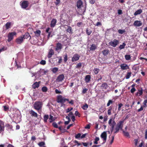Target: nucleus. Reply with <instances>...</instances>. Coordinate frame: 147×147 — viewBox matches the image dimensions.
Instances as JSON below:
<instances>
[{"mask_svg": "<svg viewBox=\"0 0 147 147\" xmlns=\"http://www.w3.org/2000/svg\"><path fill=\"white\" fill-rule=\"evenodd\" d=\"M142 12V10L141 9H139L136 11L134 13V15L137 16L140 14Z\"/></svg>", "mask_w": 147, "mask_h": 147, "instance_id": "28", "label": "nucleus"}, {"mask_svg": "<svg viewBox=\"0 0 147 147\" xmlns=\"http://www.w3.org/2000/svg\"><path fill=\"white\" fill-rule=\"evenodd\" d=\"M60 131L62 133H63L66 131V129L64 128H62L61 127H58Z\"/></svg>", "mask_w": 147, "mask_h": 147, "instance_id": "48", "label": "nucleus"}, {"mask_svg": "<svg viewBox=\"0 0 147 147\" xmlns=\"http://www.w3.org/2000/svg\"><path fill=\"white\" fill-rule=\"evenodd\" d=\"M99 71L100 69L98 68H94L93 70V71L95 74H97Z\"/></svg>", "mask_w": 147, "mask_h": 147, "instance_id": "36", "label": "nucleus"}, {"mask_svg": "<svg viewBox=\"0 0 147 147\" xmlns=\"http://www.w3.org/2000/svg\"><path fill=\"white\" fill-rule=\"evenodd\" d=\"M49 118V115H45L43 117L44 121L45 123H47V120Z\"/></svg>", "mask_w": 147, "mask_h": 147, "instance_id": "30", "label": "nucleus"}, {"mask_svg": "<svg viewBox=\"0 0 147 147\" xmlns=\"http://www.w3.org/2000/svg\"><path fill=\"white\" fill-rule=\"evenodd\" d=\"M109 53L108 49H105L102 51V53L104 56H107Z\"/></svg>", "mask_w": 147, "mask_h": 147, "instance_id": "25", "label": "nucleus"}, {"mask_svg": "<svg viewBox=\"0 0 147 147\" xmlns=\"http://www.w3.org/2000/svg\"><path fill=\"white\" fill-rule=\"evenodd\" d=\"M83 5V2L81 0H78L76 3V6L78 9L81 8Z\"/></svg>", "mask_w": 147, "mask_h": 147, "instance_id": "17", "label": "nucleus"}, {"mask_svg": "<svg viewBox=\"0 0 147 147\" xmlns=\"http://www.w3.org/2000/svg\"><path fill=\"white\" fill-rule=\"evenodd\" d=\"M91 79V76L90 75H86L85 77V80L86 83L89 82Z\"/></svg>", "mask_w": 147, "mask_h": 147, "instance_id": "23", "label": "nucleus"}, {"mask_svg": "<svg viewBox=\"0 0 147 147\" xmlns=\"http://www.w3.org/2000/svg\"><path fill=\"white\" fill-rule=\"evenodd\" d=\"M68 60L67 55L66 53H65L64 56L63 61L65 63H66Z\"/></svg>", "mask_w": 147, "mask_h": 147, "instance_id": "37", "label": "nucleus"}, {"mask_svg": "<svg viewBox=\"0 0 147 147\" xmlns=\"http://www.w3.org/2000/svg\"><path fill=\"white\" fill-rule=\"evenodd\" d=\"M100 87L102 88H104L105 89H106L107 88L108 85L107 83L104 82L102 83Z\"/></svg>", "mask_w": 147, "mask_h": 147, "instance_id": "26", "label": "nucleus"}, {"mask_svg": "<svg viewBox=\"0 0 147 147\" xmlns=\"http://www.w3.org/2000/svg\"><path fill=\"white\" fill-rule=\"evenodd\" d=\"M24 39H27L30 37L29 40L31 39V37L28 32L26 33L23 36H22Z\"/></svg>", "mask_w": 147, "mask_h": 147, "instance_id": "21", "label": "nucleus"}, {"mask_svg": "<svg viewBox=\"0 0 147 147\" xmlns=\"http://www.w3.org/2000/svg\"><path fill=\"white\" fill-rule=\"evenodd\" d=\"M138 92L137 93V95H138V94H139V96H140L142 95L143 94V89L142 88H140L138 90Z\"/></svg>", "mask_w": 147, "mask_h": 147, "instance_id": "27", "label": "nucleus"}, {"mask_svg": "<svg viewBox=\"0 0 147 147\" xmlns=\"http://www.w3.org/2000/svg\"><path fill=\"white\" fill-rule=\"evenodd\" d=\"M123 132L124 136L127 137H129L130 135L129 134L128 132H125L123 129L122 130Z\"/></svg>", "mask_w": 147, "mask_h": 147, "instance_id": "31", "label": "nucleus"}, {"mask_svg": "<svg viewBox=\"0 0 147 147\" xmlns=\"http://www.w3.org/2000/svg\"><path fill=\"white\" fill-rule=\"evenodd\" d=\"M113 103V101L112 100H109L107 104V106L109 107L111 104H112Z\"/></svg>", "mask_w": 147, "mask_h": 147, "instance_id": "50", "label": "nucleus"}, {"mask_svg": "<svg viewBox=\"0 0 147 147\" xmlns=\"http://www.w3.org/2000/svg\"><path fill=\"white\" fill-rule=\"evenodd\" d=\"M56 2H55V4L56 5H58L59 4V3L60 2V0H56Z\"/></svg>", "mask_w": 147, "mask_h": 147, "instance_id": "64", "label": "nucleus"}, {"mask_svg": "<svg viewBox=\"0 0 147 147\" xmlns=\"http://www.w3.org/2000/svg\"><path fill=\"white\" fill-rule=\"evenodd\" d=\"M124 122V120L121 121L117 123L116 127L115 128V131L114 132V134L118 133L120 129L122 131L123 130V127Z\"/></svg>", "mask_w": 147, "mask_h": 147, "instance_id": "1", "label": "nucleus"}, {"mask_svg": "<svg viewBox=\"0 0 147 147\" xmlns=\"http://www.w3.org/2000/svg\"><path fill=\"white\" fill-rule=\"evenodd\" d=\"M120 66L122 70H124L129 69V67L126 64H123L120 65Z\"/></svg>", "mask_w": 147, "mask_h": 147, "instance_id": "16", "label": "nucleus"}, {"mask_svg": "<svg viewBox=\"0 0 147 147\" xmlns=\"http://www.w3.org/2000/svg\"><path fill=\"white\" fill-rule=\"evenodd\" d=\"M34 33L35 34L36 36H38L40 35L41 31L39 30H37Z\"/></svg>", "mask_w": 147, "mask_h": 147, "instance_id": "38", "label": "nucleus"}, {"mask_svg": "<svg viewBox=\"0 0 147 147\" xmlns=\"http://www.w3.org/2000/svg\"><path fill=\"white\" fill-rule=\"evenodd\" d=\"M50 117L49 118V122L50 123L52 122L53 121L55 120V119L53 117V116L51 115H49Z\"/></svg>", "mask_w": 147, "mask_h": 147, "instance_id": "35", "label": "nucleus"}, {"mask_svg": "<svg viewBox=\"0 0 147 147\" xmlns=\"http://www.w3.org/2000/svg\"><path fill=\"white\" fill-rule=\"evenodd\" d=\"M4 124L2 122H0V134L4 130Z\"/></svg>", "mask_w": 147, "mask_h": 147, "instance_id": "24", "label": "nucleus"}, {"mask_svg": "<svg viewBox=\"0 0 147 147\" xmlns=\"http://www.w3.org/2000/svg\"><path fill=\"white\" fill-rule=\"evenodd\" d=\"M119 41L116 39H114L113 41H111L109 42V45L113 47H115L119 44Z\"/></svg>", "mask_w": 147, "mask_h": 147, "instance_id": "6", "label": "nucleus"}, {"mask_svg": "<svg viewBox=\"0 0 147 147\" xmlns=\"http://www.w3.org/2000/svg\"><path fill=\"white\" fill-rule=\"evenodd\" d=\"M98 76H99V78L97 79L98 82H99V81L101 80L102 78V76L101 75H98Z\"/></svg>", "mask_w": 147, "mask_h": 147, "instance_id": "62", "label": "nucleus"}, {"mask_svg": "<svg viewBox=\"0 0 147 147\" xmlns=\"http://www.w3.org/2000/svg\"><path fill=\"white\" fill-rule=\"evenodd\" d=\"M136 91L135 88H132L130 90V92L132 93H133Z\"/></svg>", "mask_w": 147, "mask_h": 147, "instance_id": "59", "label": "nucleus"}, {"mask_svg": "<svg viewBox=\"0 0 147 147\" xmlns=\"http://www.w3.org/2000/svg\"><path fill=\"white\" fill-rule=\"evenodd\" d=\"M7 48L4 47H3L1 49H0V53L2 51H4L6 50Z\"/></svg>", "mask_w": 147, "mask_h": 147, "instance_id": "61", "label": "nucleus"}, {"mask_svg": "<svg viewBox=\"0 0 147 147\" xmlns=\"http://www.w3.org/2000/svg\"><path fill=\"white\" fill-rule=\"evenodd\" d=\"M97 45L94 44H92L90 46V47L89 48L90 51H94L97 49Z\"/></svg>", "mask_w": 147, "mask_h": 147, "instance_id": "15", "label": "nucleus"}, {"mask_svg": "<svg viewBox=\"0 0 147 147\" xmlns=\"http://www.w3.org/2000/svg\"><path fill=\"white\" fill-rule=\"evenodd\" d=\"M147 103V100H144L143 103L144 107H145L146 106V103Z\"/></svg>", "mask_w": 147, "mask_h": 147, "instance_id": "60", "label": "nucleus"}, {"mask_svg": "<svg viewBox=\"0 0 147 147\" xmlns=\"http://www.w3.org/2000/svg\"><path fill=\"white\" fill-rule=\"evenodd\" d=\"M66 101H69V99L63 97L61 95H59L57 97V102L58 103L63 104Z\"/></svg>", "mask_w": 147, "mask_h": 147, "instance_id": "2", "label": "nucleus"}, {"mask_svg": "<svg viewBox=\"0 0 147 147\" xmlns=\"http://www.w3.org/2000/svg\"><path fill=\"white\" fill-rule=\"evenodd\" d=\"M133 25L136 27H140L142 25V23L140 21L136 20L134 22Z\"/></svg>", "mask_w": 147, "mask_h": 147, "instance_id": "14", "label": "nucleus"}, {"mask_svg": "<svg viewBox=\"0 0 147 147\" xmlns=\"http://www.w3.org/2000/svg\"><path fill=\"white\" fill-rule=\"evenodd\" d=\"M86 33L88 35H90L91 34L92 31L91 30L89 31L88 29V28H87L86 29Z\"/></svg>", "mask_w": 147, "mask_h": 147, "instance_id": "44", "label": "nucleus"}, {"mask_svg": "<svg viewBox=\"0 0 147 147\" xmlns=\"http://www.w3.org/2000/svg\"><path fill=\"white\" fill-rule=\"evenodd\" d=\"M39 73L40 74H41L42 75L45 74L46 72L43 69H41L40 71H39Z\"/></svg>", "mask_w": 147, "mask_h": 147, "instance_id": "43", "label": "nucleus"}, {"mask_svg": "<svg viewBox=\"0 0 147 147\" xmlns=\"http://www.w3.org/2000/svg\"><path fill=\"white\" fill-rule=\"evenodd\" d=\"M64 76L63 74H60L57 78L56 81L57 82H62L64 79Z\"/></svg>", "mask_w": 147, "mask_h": 147, "instance_id": "8", "label": "nucleus"}, {"mask_svg": "<svg viewBox=\"0 0 147 147\" xmlns=\"http://www.w3.org/2000/svg\"><path fill=\"white\" fill-rule=\"evenodd\" d=\"M81 134L80 133H78L75 136V138L76 139H78L81 137Z\"/></svg>", "mask_w": 147, "mask_h": 147, "instance_id": "55", "label": "nucleus"}, {"mask_svg": "<svg viewBox=\"0 0 147 147\" xmlns=\"http://www.w3.org/2000/svg\"><path fill=\"white\" fill-rule=\"evenodd\" d=\"M40 82H36L34 83L32 85V88L34 89H36V88H38L39 86V84Z\"/></svg>", "mask_w": 147, "mask_h": 147, "instance_id": "22", "label": "nucleus"}, {"mask_svg": "<svg viewBox=\"0 0 147 147\" xmlns=\"http://www.w3.org/2000/svg\"><path fill=\"white\" fill-rule=\"evenodd\" d=\"M99 140V138L98 137H96L94 139V144H98V141Z\"/></svg>", "mask_w": 147, "mask_h": 147, "instance_id": "41", "label": "nucleus"}, {"mask_svg": "<svg viewBox=\"0 0 147 147\" xmlns=\"http://www.w3.org/2000/svg\"><path fill=\"white\" fill-rule=\"evenodd\" d=\"M66 31L69 33L72 34V30L70 26H68V28L67 29Z\"/></svg>", "mask_w": 147, "mask_h": 147, "instance_id": "32", "label": "nucleus"}, {"mask_svg": "<svg viewBox=\"0 0 147 147\" xmlns=\"http://www.w3.org/2000/svg\"><path fill=\"white\" fill-rule=\"evenodd\" d=\"M45 143L44 142H41L38 144V145L40 146H43L45 145Z\"/></svg>", "mask_w": 147, "mask_h": 147, "instance_id": "58", "label": "nucleus"}, {"mask_svg": "<svg viewBox=\"0 0 147 147\" xmlns=\"http://www.w3.org/2000/svg\"><path fill=\"white\" fill-rule=\"evenodd\" d=\"M107 136V134L106 131H104L101 134L100 137L102 138L103 139V142L102 143V144H104L106 142Z\"/></svg>", "mask_w": 147, "mask_h": 147, "instance_id": "7", "label": "nucleus"}, {"mask_svg": "<svg viewBox=\"0 0 147 147\" xmlns=\"http://www.w3.org/2000/svg\"><path fill=\"white\" fill-rule=\"evenodd\" d=\"M24 39L22 36L18 37L16 40V42L17 44H20L23 42Z\"/></svg>", "mask_w": 147, "mask_h": 147, "instance_id": "11", "label": "nucleus"}, {"mask_svg": "<svg viewBox=\"0 0 147 147\" xmlns=\"http://www.w3.org/2000/svg\"><path fill=\"white\" fill-rule=\"evenodd\" d=\"M21 7L23 9H26L28 6V1H24L22 2L21 5Z\"/></svg>", "mask_w": 147, "mask_h": 147, "instance_id": "10", "label": "nucleus"}, {"mask_svg": "<svg viewBox=\"0 0 147 147\" xmlns=\"http://www.w3.org/2000/svg\"><path fill=\"white\" fill-rule=\"evenodd\" d=\"M16 34V33L15 32H9L8 34L7 37L8 39L7 41L8 42H10L13 38V36Z\"/></svg>", "mask_w": 147, "mask_h": 147, "instance_id": "5", "label": "nucleus"}, {"mask_svg": "<svg viewBox=\"0 0 147 147\" xmlns=\"http://www.w3.org/2000/svg\"><path fill=\"white\" fill-rule=\"evenodd\" d=\"M4 108V110L5 111H7L9 109V107L8 106H3Z\"/></svg>", "mask_w": 147, "mask_h": 147, "instance_id": "54", "label": "nucleus"}, {"mask_svg": "<svg viewBox=\"0 0 147 147\" xmlns=\"http://www.w3.org/2000/svg\"><path fill=\"white\" fill-rule=\"evenodd\" d=\"M40 64L41 65H44L46 64V61L44 60H42L40 62Z\"/></svg>", "mask_w": 147, "mask_h": 147, "instance_id": "51", "label": "nucleus"}, {"mask_svg": "<svg viewBox=\"0 0 147 147\" xmlns=\"http://www.w3.org/2000/svg\"><path fill=\"white\" fill-rule=\"evenodd\" d=\"M82 66V63L80 62L78 63L76 66V68H80Z\"/></svg>", "mask_w": 147, "mask_h": 147, "instance_id": "45", "label": "nucleus"}, {"mask_svg": "<svg viewBox=\"0 0 147 147\" xmlns=\"http://www.w3.org/2000/svg\"><path fill=\"white\" fill-rule=\"evenodd\" d=\"M131 72H128L127 73L126 75L125 76L126 79H128L131 76Z\"/></svg>", "mask_w": 147, "mask_h": 147, "instance_id": "39", "label": "nucleus"}, {"mask_svg": "<svg viewBox=\"0 0 147 147\" xmlns=\"http://www.w3.org/2000/svg\"><path fill=\"white\" fill-rule=\"evenodd\" d=\"M126 45L124 42H123L122 45H121L119 47V48L120 49H124Z\"/></svg>", "mask_w": 147, "mask_h": 147, "instance_id": "42", "label": "nucleus"}, {"mask_svg": "<svg viewBox=\"0 0 147 147\" xmlns=\"http://www.w3.org/2000/svg\"><path fill=\"white\" fill-rule=\"evenodd\" d=\"M108 124L111 127L110 130L112 132L114 129V127L116 125V123L114 120L110 119L109 121Z\"/></svg>", "mask_w": 147, "mask_h": 147, "instance_id": "4", "label": "nucleus"}, {"mask_svg": "<svg viewBox=\"0 0 147 147\" xmlns=\"http://www.w3.org/2000/svg\"><path fill=\"white\" fill-rule=\"evenodd\" d=\"M53 126L55 128H58L57 124L55 122H54L52 124Z\"/></svg>", "mask_w": 147, "mask_h": 147, "instance_id": "53", "label": "nucleus"}, {"mask_svg": "<svg viewBox=\"0 0 147 147\" xmlns=\"http://www.w3.org/2000/svg\"><path fill=\"white\" fill-rule=\"evenodd\" d=\"M62 48V46L61 43L58 42L57 43L56 47L55 48L56 51H61Z\"/></svg>", "mask_w": 147, "mask_h": 147, "instance_id": "13", "label": "nucleus"}, {"mask_svg": "<svg viewBox=\"0 0 147 147\" xmlns=\"http://www.w3.org/2000/svg\"><path fill=\"white\" fill-rule=\"evenodd\" d=\"M29 113L32 116H34L36 117H38V115L37 113L35 112L32 110H31L30 111Z\"/></svg>", "mask_w": 147, "mask_h": 147, "instance_id": "20", "label": "nucleus"}, {"mask_svg": "<svg viewBox=\"0 0 147 147\" xmlns=\"http://www.w3.org/2000/svg\"><path fill=\"white\" fill-rule=\"evenodd\" d=\"M54 54V50L52 49H50L49 50V51L47 55V57L49 58H51Z\"/></svg>", "mask_w": 147, "mask_h": 147, "instance_id": "12", "label": "nucleus"}, {"mask_svg": "<svg viewBox=\"0 0 147 147\" xmlns=\"http://www.w3.org/2000/svg\"><path fill=\"white\" fill-rule=\"evenodd\" d=\"M42 105V103L41 102H36L34 105V108L35 109L39 110L41 109Z\"/></svg>", "mask_w": 147, "mask_h": 147, "instance_id": "3", "label": "nucleus"}, {"mask_svg": "<svg viewBox=\"0 0 147 147\" xmlns=\"http://www.w3.org/2000/svg\"><path fill=\"white\" fill-rule=\"evenodd\" d=\"M58 71V68L55 67L53 68L52 70V71L53 73H55Z\"/></svg>", "mask_w": 147, "mask_h": 147, "instance_id": "40", "label": "nucleus"}, {"mask_svg": "<svg viewBox=\"0 0 147 147\" xmlns=\"http://www.w3.org/2000/svg\"><path fill=\"white\" fill-rule=\"evenodd\" d=\"M88 90V89H87L86 88H84L82 92L83 94H85L87 92V91Z\"/></svg>", "mask_w": 147, "mask_h": 147, "instance_id": "57", "label": "nucleus"}, {"mask_svg": "<svg viewBox=\"0 0 147 147\" xmlns=\"http://www.w3.org/2000/svg\"><path fill=\"white\" fill-rule=\"evenodd\" d=\"M43 92H46L47 91L48 88L46 86H44L42 88Z\"/></svg>", "mask_w": 147, "mask_h": 147, "instance_id": "46", "label": "nucleus"}, {"mask_svg": "<svg viewBox=\"0 0 147 147\" xmlns=\"http://www.w3.org/2000/svg\"><path fill=\"white\" fill-rule=\"evenodd\" d=\"M125 32L124 30L119 29L118 30V32L119 33L122 34Z\"/></svg>", "mask_w": 147, "mask_h": 147, "instance_id": "49", "label": "nucleus"}, {"mask_svg": "<svg viewBox=\"0 0 147 147\" xmlns=\"http://www.w3.org/2000/svg\"><path fill=\"white\" fill-rule=\"evenodd\" d=\"M11 23L10 22H7L5 25L6 29L7 30L10 28Z\"/></svg>", "mask_w": 147, "mask_h": 147, "instance_id": "33", "label": "nucleus"}, {"mask_svg": "<svg viewBox=\"0 0 147 147\" xmlns=\"http://www.w3.org/2000/svg\"><path fill=\"white\" fill-rule=\"evenodd\" d=\"M57 20L56 19H53L51 22L50 24L51 26V27H54L56 25L57 23Z\"/></svg>", "mask_w": 147, "mask_h": 147, "instance_id": "18", "label": "nucleus"}, {"mask_svg": "<svg viewBox=\"0 0 147 147\" xmlns=\"http://www.w3.org/2000/svg\"><path fill=\"white\" fill-rule=\"evenodd\" d=\"M74 143L77 144V145L78 146H79L81 145V144L79 143L76 140H74Z\"/></svg>", "mask_w": 147, "mask_h": 147, "instance_id": "63", "label": "nucleus"}, {"mask_svg": "<svg viewBox=\"0 0 147 147\" xmlns=\"http://www.w3.org/2000/svg\"><path fill=\"white\" fill-rule=\"evenodd\" d=\"M113 108V106H111L109 108V109L107 111L108 114L109 115H110L111 114V110Z\"/></svg>", "mask_w": 147, "mask_h": 147, "instance_id": "29", "label": "nucleus"}, {"mask_svg": "<svg viewBox=\"0 0 147 147\" xmlns=\"http://www.w3.org/2000/svg\"><path fill=\"white\" fill-rule=\"evenodd\" d=\"M50 29V28L49 27H48L47 28L46 30V32L48 34V36H47V38L48 39H49L50 37H52V35H51V34L52 33V31L49 32V30Z\"/></svg>", "mask_w": 147, "mask_h": 147, "instance_id": "19", "label": "nucleus"}, {"mask_svg": "<svg viewBox=\"0 0 147 147\" xmlns=\"http://www.w3.org/2000/svg\"><path fill=\"white\" fill-rule=\"evenodd\" d=\"M88 108V105L86 103L82 107V108L84 110H86Z\"/></svg>", "mask_w": 147, "mask_h": 147, "instance_id": "34", "label": "nucleus"}, {"mask_svg": "<svg viewBox=\"0 0 147 147\" xmlns=\"http://www.w3.org/2000/svg\"><path fill=\"white\" fill-rule=\"evenodd\" d=\"M75 114L76 116H78L79 117H80V114L77 111H75Z\"/></svg>", "mask_w": 147, "mask_h": 147, "instance_id": "56", "label": "nucleus"}, {"mask_svg": "<svg viewBox=\"0 0 147 147\" xmlns=\"http://www.w3.org/2000/svg\"><path fill=\"white\" fill-rule=\"evenodd\" d=\"M123 105V104L121 103H120L118 104V110L119 111H120L121 110V107Z\"/></svg>", "mask_w": 147, "mask_h": 147, "instance_id": "52", "label": "nucleus"}, {"mask_svg": "<svg viewBox=\"0 0 147 147\" xmlns=\"http://www.w3.org/2000/svg\"><path fill=\"white\" fill-rule=\"evenodd\" d=\"M80 56L77 53L75 54L72 58L71 61L72 62L76 61L78 60Z\"/></svg>", "mask_w": 147, "mask_h": 147, "instance_id": "9", "label": "nucleus"}, {"mask_svg": "<svg viewBox=\"0 0 147 147\" xmlns=\"http://www.w3.org/2000/svg\"><path fill=\"white\" fill-rule=\"evenodd\" d=\"M125 58L126 60H129L131 59V57L130 55H125Z\"/></svg>", "mask_w": 147, "mask_h": 147, "instance_id": "47", "label": "nucleus"}]
</instances>
